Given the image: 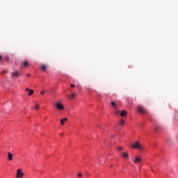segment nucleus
Listing matches in <instances>:
<instances>
[{"instance_id": "9b49d317", "label": "nucleus", "mask_w": 178, "mask_h": 178, "mask_svg": "<svg viewBox=\"0 0 178 178\" xmlns=\"http://www.w3.org/2000/svg\"><path fill=\"white\" fill-rule=\"evenodd\" d=\"M67 122V118H64V119H61L60 120V124H62V126H63L65 124V122Z\"/></svg>"}, {"instance_id": "aec40b11", "label": "nucleus", "mask_w": 178, "mask_h": 178, "mask_svg": "<svg viewBox=\"0 0 178 178\" xmlns=\"http://www.w3.org/2000/svg\"><path fill=\"white\" fill-rule=\"evenodd\" d=\"M38 108H40V104H36L35 106V109H38Z\"/></svg>"}, {"instance_id": "4be33fe9", "label": "nucleus", "mask_w": 178, "mask_h": 178, "mask_svg": "<svg viewBox=\"0 0 178 178\" xmlns=\"http://www.w3.org/2000/svg\"><path fill=\"white\" fill-rule=\"evenodd\" d=\"M44 94H45V90H42V92H40L41 95H44Z\"/></svg>"}, {"instance_id": "39448f33", "label": "nucleus", "mask_w": 178, "mask_h": 178, "mask_svg": "<svg viewBox=\"0 0 178 178\" xmlns=\"http://www.w3.org/2000/svg\"><path fill=\"white\" fill-rule=\"evenodd\" d=\"M23 176H24V173H23V172H22V169L19 168V169L17 170L16 177L17 178H23Z\"/></svg>"}, {"instance_id": "9d476101", "label": "nucleus", "mask_w": 178, "mask_h": 178, "mask_svg": "<svg viewBox=\"0 0 178 178\" xmlns=\"http://www.w3.org/2000/svg\"><path fill=\"white\" fill-rule=\"evenodd\" d=\"M120 116L124 117L127 115V111L123 110L120 113Z\"/></svg>"}, {"instance_id": "f257e3e1", "label": "nucleus", "mask_w": 178, "mask_h": 178, "mask_svg": "<svg viewBox=\"0 0 178 178\" xmlns=\"http://www.w3.org/2000/svg\"><path fill=\"white\" fill-rule=\"evenodd\" d=\"M132 147L135 149H140V151H144V146L140 145V142L136 141L132 145Z\"/></svg>"}, {"instance_id": "6ab92c4d", "label": "nucleus", "mask_w": 178, "mask_h": 178, "mask_svg": "<svg viewBox=\"0 0 178 178\" xmlns=\"http://www.w3.org/2000/svg\"><path fill=\"white\" fill-rule=\"evenodd\" d=\"M74 97H76L74 93H72L71 95H70V98H74Z\"/></svg>"}, {"instance_id": "423d86ee", "label": "nucleus", "mask_w": 178, "mask_h": 178, "mask_svg": "<svg viewBox=\"0 0 178 178\" xmlns=\"http://www.w3.org/2000/svg\"><path fill=\"white\" fill-rule=\"evenodd\" d=\"M47 69H48V65L47 64L40 65V70L42 72H47Z\"/></svg>"}, {"instance_id": "6e6552de", "label": "nucleus", "mask_w": 178, "mask_h": 178, "mask_svg": "<svg viewBox=\"0 0 178 178\" xmlns=\"http://www.w3.org/2000/svg\"><path fill=\"white\" fill-rule=\"evenodd\" d=\"M141 161V158H140L139 156H136L134 160V163H140Z\"/></svg>"}, {"instance_id": "20e7f679", "label": "nucleus", "mask_w": 178, "mask_h": 178, "mask_svg": "<svg viewBox=\"0 0 178 178\" xmlns=\"http://www.w3.org/2000/svg\"><path fill=\"white\" fill-rule=\"evenodd\" d=\"M54 106H56L58 111H63L65 109V106L62 103L57 102L54 104Z\"/></svg>"}, {"instance_id": "2eb2a0df", "label": "nucleus", "mask_w": 178, "mask_h": 178, "mask_svg": "<svg viewBox=\"0 0 178 178\" xmlns=\"http://www.w3.org/2000/svg\"><path fill=\"white\" fill-rule=\"evenodd\" d=\"M111 105L114 107V109H118V106L115 102H111Z\"/></svg>"}, {"instance_id": "dca6fc26", "label": "nucleus", "mask_w": 178, "mask_h": 178, "mask_svg": "<svg viewBox=\"0 0 178 178\" xmlns=\"http://www.w3.org/2000/svg\"><path fill=\"white\" fill-rule=\"evenodd\" d=\"M120 126H124V120H121L119 122Z\"/></svg>"}, {"instance_id": "ddd939ff", "label": "nucleus", "mask_w": 178, "mask_h": 178, "mask_svg": "<svg viewBox=\"0 0 178 178\" xmlns=\"http://www.w3.org/2000/svg\"><path fill=\"white\" fill-rule=\"evenodd\" d=\"M122 158H124L125 159H127V158H129V153H122Z\"/></svg>"}, {"instance_id": "bb28decb", "label": "nucleus", "mask_w": 178, "mask_h": 178, "mask_svg": "<svg viewBox=\"0 0 178 178\" xmlns=\"http://www.w3.org/2000/svg\"><path fill=\"white\" fill-rule=\"evenodd\" d=\"M112 166H113V165H111V167L112 168Z\"/></svg>"}, {"instance_id": "1a4fd4ad", "label": "nucleus", "mask_w": 178, "mask_h": 178, "mask_svg": "<svg viewBox=\"0 0 178 178\" xmlns=\"http://www.w3.org/2000/svg\"><path fill=\"white\" fill-rule=\"evenodd\" d=\"M22 66L24 67H27V66H29V61L27 60L22 61Z\"/></svg>"}, {"instance_id": "a211bd4d", "label": "nucleus", "mask_w": 178, "mask_h": 178, "mask_svg": "<svg viewBox=\"0 0 178 178\" xmlns=\"http://www.w3.org/2000/svg\"><path fill=\"white\" fill-rule=\"evenodd\" d=\"M114 113H115V115H118L119 113V111H118V108L114 109Z\"/></svg>"}, {"instance_id": "4468645a", "label": "nucleus", "mask_w": 178, "mask_h": 178, "mask_svg": "<svg viewBox=\"0 0 178 178\" xmlns=\"http://www.w3.org/2000/svg\"><path fill=\"white\" fill-rule=\"evenodd\" d=\"M28 92V95L30 97L34 94V90L31 89Z\"/></svg>"}, {"instance_id": "f3484780", "label": "nucleus", "mask_w": 178, "mask_h": 178, "mask_svg": "<svg viewBox=\"0 0 178 178\" xmlns=\"http://www.w3.org/2000/svg\"><path fill=\"white\" fill-rule=\"evenodd\" d=\"M161 129V127H155V131H159V129Z\"/></svg>"}, {"instance_id": "5701e85b", "label": "nucleus", "mask_w": 178, "mask_h": 178, "mask_svg": "<svg viewBox=\"0 0 178 178\" xmlns=\"http://www.w3.org/2000/svg\"><path fill=\"white\" fill-rule=\"evenodd\" d=\"M30 90H31V89H29V88H26L25 89V91H28V92H29Z\"/></svg>"}, {"instance_id": "412c9836", "label": "nucleus", "mask_w": 178, "mask_h": 178, "mask_svg": "<svg viewBox=\"0 0 178 178\" xmlns=\"http://www.w3.org/2000/svg\"><path fill=\"white\" fill-rule=\"evenodd\" d=\"M118 151H122V150L123 149V147H118Z\"/></svg>"}, {"instance_id": "7ed1b4c3", "label": "nucleus", "mask_w": 178, "mask_h": 178, "mask_svg": "<svg viewBox=\"0 0 178 178\" xmlns=\"http://www.w3.org/2000/svg\"><path fill=\"white\" fill-rule=\"evenodd\" d=\"M137 111L139 113H141V115H145V113L147 112V109L143 106H138Z\"/></svg>"}, {"instance_id": "f8f14e48", "label": "nucleus", "mask_w": 178, "mask_h": 178, "mask_svg": "<svg viewBox=\"0 0 178 178\" xmlns=\"http://www.w3.org/2000/svg\"><path fill=\"white\" fill-rule=\"evenodd\" d=\"M76 177H77V178H81V177H83V174H82V172H78L76 173Z\"/></svg>"}, {"instance_id": "393cba45", "label": "nucleus", "mask_w": 178, "mask_h": 178, "mask_svg": "<svg viewBox=\"0 0 178 178\" xmlns=\"http://www.w3.org/2000/svg\"><path fill=\"white\" fill-rule=\"evenodd\" d=\"M2 60V56L0 55V60Z\"/></svg>"}, {"instance_id": "f03ea898", "label": "nucleus", "mask_w": 178, "mask_h": 178, "mask_svg": "<svg viewBox=\"0 0 178 178\" xmlns=\"http://www.w3.org/2000/svg\"><path fill=\"white\" fill-rule=\"evenodd\" d=\"M22 73L19 71H13V72H11V79H19V77H20Z\"/></svg>"}, {"instance_id": "a878e982", "label": "nucleus", "mask_w": 178, "mask_h": 178, "mask_svg": "<svg viewBox=\"0 0 178 178\" xmlns=\"http://www.w3.org/2000/svg\"><path fill=\"white\" fill-rule=\"evenodd\" d=\"M27 77H30V74H27Z\"/></svg>"}, {"instance_id": "0eeeda50", "label": "nucleus", "mask_w": 178, "mask_h": 178, "mask_svg": "<svg viewBox=\"0 0 178 178\" xmlns=\"http://www.w3.org/2000/svg\"><path fill=\"white\" fill-rule=\"evenodd\" d=\"M7 159H8V161H13V154L10 153V152L8 153Z\"/></svg>"}, {"instance_id": "b1692460", "label": "nucleus", "mask_w": 178, "mask_h": 178, "mask_svg": "<svg viewBox=\"0 0 178 178\" xmlns=\"http://www.w3.org/2000/svg\"><path fill=\"white\" fill-rule=\"evenodd\" d=\"M70 87L74 88L75 86H74V84H71V85H70Z\"/></svg>"}]
</instances>
